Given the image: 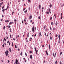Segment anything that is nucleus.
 <instances>
[{
    "label": "nucleus",
    "instance_id": "nucleus-1",
    "mask_svg": "<svg viewBox=\"0 0 64 64\" xmlns=\"http://www.w3.org/2000/svg\"><path fill=\"white\" fill-rule=\"evenodd\" d=\"M32 30L33 32H34V30L35 29V26H33V27L32 28Z\"/></svg>",
    "mask_w": 64,
    "mask_h": 64
},
{
    "label": "nucleus",
    "instance_id": "nucleus-2",
    "mask_svg": "<svg viewBox=\"0 0 64 64\" xmlns=\"http://www.w3.org/2000/svg\"><path fill=\"white\" fill-rule=\"evenodd\" d=\"M18 61L17 59H16V64H18Z\"/></svg>",
    "mask_w": 64,
    "mask_h": 64
},
{
    "label": "nucleus",
    "instance_id": "nucleus-3",
    "mask_svg": "<svg viewBox=\"0 0 64 64\" xmlns=\"http://www.w3.org/2000/svg\"><path fill=\"white\" fill-rule=\"evenodd\" d=\"M32 15L30 16H29L30 19H32Z\"/></svg>",
    "mask_w": 64,
    "mask_h": 64
},
{
    "label": "nucleus",
    "instance_id": "nucleus-4",
    "mask_svg": "<svg viewBox=\"0 0 64 64\" xmlns=\"http://www.w3.org/2000/svg\"><path fill=\"white\" fill-rule=\"evenodd\" d=\"M61 37V36L60 35H59L58 36V38L59 39V40H60V37Z\"/></svg>",
    "mask_w": 64,
    "mask_h": 64
},
{
    "label": "nucleus",
    "instance_id": "nucleus-5",
    "mask_svg": "<svg viewBox=\"0 0 64 64\" xmlns=\"http://www.w3.org/2000/svg\"><path fill=\"white\" fill-rule=\"evenodd\" d=\"M46 54L47 55V56H48V55H49V54H48V53L47 51L46 50Z\"/></svg>",
    "mask_w": 64,
    "mask_h": 64
},
{
    "label": "nucleus",
    "instance_id": "nucleus-6",
    "mask_svg": "<svg viewBox=\"0 0 64 64\" xmlns=\"http://www.w3.org/2000/svg\"><path fill=\"white\" fill-rule=\"evenodd\" d=\"M30 59H32V55H31L30 56Z\"/></svg>",
    "mask_w": 64,
    "mask_h": 64
},
{
    "label": "nucleus",
    "instance_id": "nucleus-7",
    "mask_svg": "<svg viewBox=\"0 0 64 64\" xmlns=\"http://www.w3.org/2000/svg\"><path fill=\"white\" fill-rule=\"evenodd\" d=\"M41 35V32H40V33L39 34V37H40Z\"/></svg>",
    "mask_w": 64,
    "mask_h": 64
},
{
    "label": "nucleus",
    "instance_id": "nucleus-8",
    "mask_svg": "<svg viewBox=\"0 0 64 64\" xmlns=\"http://www.w3.org/2000/svg\"><path fill=\"white\" fill-rule=\"evenodd\" d=\"M46 13L47 14H49V12H46Z\"/></svg>",
    "mask_w": 64,
    "mask_h": 64
},
{
    "label": "nucleus",
    "instance_id": "nucleus-9",
    "mask_svg": "<svg viewBox=\"0 0 64 64\" xmlns=\"http://www.w3.org/2000/svg\"><path fill=\"white\" fill-rule=\"evenodd\" d=\"M38 8H39L40 9V8H41V5H40V4L39 6H38Z\"/></svg>",
    "mask_w": 64,
    "mask_h": 64
},
{
    "label": "nucleus",
    "instance_id": "nucleus-10",
    "mask_svg": "<svg viewBox=\"0 0 64 64\" xmlns=\"http://www.w3.org/2000/svg\"><path fill=\"white\" fill-rule=\"evenodd\" d=\"M50 8H51V7H52V4H51L50 5Z\"/></svg>",
    "mask_w": 64,
    "mask_h": 64
},
{
    "label": "nucleus",
    "instance_id": "nucleus-11",
    "mask_svg": "<svg viewBox=\"0 0 64 64\" xmlns=\"http://www.w3.org/2000/svg\"><path fill=\"white\" fill-rule=\"evenodd\" d=\"M9 51H10V52H11V49L10 48H9Z\"/></svg>",
    "mask_w": 64,
    "mask_h": 64
},
{
    "label": "nucleus",
    "instance_id": "nucleus-12",
    "mask_svg": "<svg viewBox=\"0 0 64 64\" xmlns=\"http://www.w3.org/2000/svg\"><path fill=\"white\" fill-rule=\"evenodd\" d=\"M51 25H54V24L53 23V22H51Z\"/></svg>",
    "mask_w": 64,
    "mask_h": 64
},
{
    "label": "nucleus",
    "instance_id": "nucleus-13",
    "mask_svg": "<svg viewBox=\"0 0 64 64\" xmlns=\"http://www.w3.org/2000/svg\"><path fill=\"white\" fill-rule=\"evenodd\" d=\"M9 22V20H6L5 21V22Z\"/></svg>",
    "mask_w": 64,
    "mask_h": 64
},
{
    "label": "nucleus",
    "instance_id": "nucleus-14",
    "mask_svg": "<svg viewBox=\"0 0 64 64\" xmlns=\"http://www.w3.org/2000/svg\"><path fill=\"white\" fill-rule=\"evenodd\" d=\"M36 55H37V52H38V50H36Z\"/></svg>",
    "mask_w": 64,
    "mask_h": 64
},
{
    "label": "nucleus",
    "instance_id": "nucleus-15",
    "mask_svg": "<svg viewBox=\"0 0 64 64\" xmlns=\"http://www.w3.org/2000/svg\"><path fill=\"white\" fill-rule=\"evenodd\" d=\"M62 52H61L60 53V55H62Z\"/></svg>",
    "mask_w": 64,
    "mask_h": 64
},
{
    "label": "nucleus",
    "instance_id": "nucleus-16",
    "mask_svg": "<svg viewBox=\"0 0 64 64\" xmlns=\"http://www.w3.org/2000/svg\"><path fill=\"white\" fill-rule=\"evenodd\" d=\"M27 10H26L24 12V13H27Z\"/></svg>",
    "mask_w": 64,
    "mask_h": 64
},
{
    "label": "nucleus",
    "instance_id": "nucleus-17",
    "mask_svg": "<svg viewBox=\"0 0 64 64\" xmlns=\"http://www.w3.org/2000/svg\"><path fill=\"white\" fill-rule=\"evenodd\" d=\"M12 35H11V34H10V38H12Z\"/></svg>",
    "mask_w": 64,
    "mask_h": 64
},
{
    "label": "nucleus",
    "instance_id": "nucleus-18",
    "mask_svg": "<svg viewBox=\"0 0 64 64\" xmlns=\"http://www.w3.org/2000/svg\"><path fill=\"white\" fill-rule=\"evenodd\" d=\"M28 2H30L31 0H28Z\"/></svg>",
    "mask_w": 64,
    "mask_h": 64
},
{
    "label": "nucleus",
    "instance_id": "nucleus-19",
    "mask_svg": "<svg viewBox=\"0 0 64 64\" xmlns=\"http://www.w3.org/2000/svg\"><path fill=\"white\" fill-rule=\"evenodd\" d=\"M57 63H58V62H57V61L56 60V61L55 63L56 64H57Z\"/></svg>",
    "mask_w": 64,
    "mask_h": 64
},
{
    "label": "nucleus",
    "instance_id": "nucleus-20",
    "mask_svg": "<svg viewBox=\"0 0 64 64\" xmlns=\"http://www.w3.org/2000/svg\"><path fill=\"white\" fill-rule=\"evenodd\" d=\"M8 53H6V56H8Z\"/></svg>",
    "mask_w": 64,
    "mask_h": 64
},
{
    "label": "nucleus",
    "instance_id": "nucleus-21",
    "mask_svg": "<svg viewBox=\"0 0 64 64\" xmlns=\"http://www.w3.org/2000/svg\"><path fill=\"white\" fill-rule=\"evenodd\" d=\"M49 49L50 50V45H49Z\"/></svg>",
    "mask_w": 64,
    "mask_h": 64
},
{
    "label": "nucleus",
    "instance_id": "nucleus-22",
    "mask_svg": "<svg viewBox=\"0 0 64 64\" xmlns=\"http://www.w3.org/2000/svg\"><path fill=\"white\" fill-rule=\"evenodd\" d=\"M12 15H13V14H14V12H12Z\"/></svg>",
    "mask_w": 64,
    "mask_h": 64
},
{
    "label": "nucleus",
    "instance_id": "nucleus-23",
    "mask_svg": "<svg viewBox=\"0 0 64 64\" xmlns=\"http://www.w3.org/2000/svg\"><path fill=\"white\" fill-rule=\"evenodd\" d=\"M34 49H35V51H36V48H34Z\"/></svg>",
    "mask_w": 64,
    "mask_h": 64
},
{
    "label": "nucleus",
    "instance_id": "nucleus-24",
    "mask_svg": "<svg viewBox=\"0 0 64 64\" xmlns=\"http://www.w3.org/2000/svg\"><path fill=\"white\" fill-rule=\"evenodd\" d=\"M15 48H17V46H16V45H15Z\"/></svg>",
    "mask_w": 64,
    "mask_h": 64
},
{
    "label": "nucleus",
    "instance_id": "nucleus-25",
    "mask_svg": "<svg viewBox=\"0 0 64 64\" xmlns=\"http://www.w3.org/2000/svg\"><path fill=\"white\" fill-rule=\"evenodd\" d=\"M4 6H3L2 7V9H4Z\"/></svg>",
    "mask_w": 64,
    "mask_h": 64
},
{
    "label": "nucleus",
    "instance_id": "nucleus-26",
    "mask_svg": "<svg viewBox=\"0 0 64 64\" xmlns=\"http://www.w3.org/2000/svg\"><path fill=\"white\" fill-rule=\"evenodd\" d=\"M50 11H51V9H50V8H49V12H50Z\"/></svg>",
    "mask_w": 64,
    "mask_h": 64
},
{
    "label": "nucleus",
    "instance_id": "nucleus-27",
    "mask_svg": "<svg viewBox=\"0 0 64 64\" xmlns=\"http://www.w3.org/2000/svg\"><path fill=\"white\" fill-rule=\"evenodd\" d=\"M20 1H21V0H18V2L19 3L20 2Z\"/></svg>",
    "mask_w": 64,
    "mask_h": 64
},
{
    "label": "nucleus",
    "instance_id": "nucleus-28",
    "mask_svg": "<svg viewBox=\"0 0 64 64\" xmlns=\"http://www.w3.org/2000/svg\"><path fill=\"white\" fill-rule=\"evenodd\" d=\"M55 28H54L53 29V30L54 31V30H55Z\"/></svg>",
    "mask_w": 64,
    "mask_h": 64
},
{
    "label": "nucleus",
    "instance_id": "nucleus-29",
    "mask_svg": "<svg viewBox=\"0 0 64 64\" xmlns=\"http://www.w3.org/2000/svg\"><path fill=\"white\" fill-rule=\"evenodd\" d=\"M8 28H10L11 27V26H8Z\"/></svg>",
    "mask_w": 64,
    "mask_h": 64
},
{
    "label": "nucleus",
    "instance_id": "nucleus-30",
    "mask_svg": "<svg viewBox=\"0 0 64 64\" xmlns=\"http://www.w3.org/2000/svg\"><path fill=\"white\" fill-rule=\"evenodd\" d=\"M50 39L51 40H52V37L50 36Z\"/></svg>",
    "mask_w": 64,
    "mask_h": 64
},
{
    "label": "nucleus",
    "instance_id": "nucleus-31",
    "mask_svg": "<svg viewBox=\"0 0 64 64\" xmlns=\"http://www.w3.org/2000/svg\"><path fill=\"white\" fill-rule=\"evenodd\" d=\"M25 9H26V8H24L23 9V10L24 11V10H25Z\"/></svg>",
    "mask_w": 64,
    "mask_h": 64
},
{
    "label": "nucleus",
    "instance_id": "nucleus-32",
    "mask_svg": "<svg viewBox=\"0 0 64 64\" xmlns=\"http://www.w3.org/2000/svg\"><path fill=\"white\" fill-rule=\"evenodd\" d=\"M2 11L3 12H4V9H3L2 10Z\"/></svg>",
    "mask_w": 64,
    "mask_h": 64
},
{
    "label": "nucleus",
    "instance_id": "nucleus-33",
    "mask_svg": "<svg viewBox=\"0 0 64 64\" xmlns=\"http://www.w3.org/2000/svg\"><path fill=\"white\" fill-rule=\"evenodd\" d=\"M3 2H2V3H0V5H2V4H3Z\"/></svg>",
    "mask_w": 64,
    "mask_h": 64
},
{
    "label": "nucleus",
    "instance_id": "nucleus-34",
    "mask_svg": "<svg viewBox=\"0 0 64 64\" xmlns=\"http://www.w3.org/2000/svg\"><path fill=\"white\" fill-rule=\"evenodd\" d=\"M52 56H54V53H53L52 54Z\"/></svg>",
    "mask_w": 64,
    "mask_h": 64
},
{
    "label": "nucleus",
    "instance_id": "nucleus-35",
    "mask_svg": "<svg viewBox=\"0 0 64 64\" xmlns=\"http://www.w3.org/2000/svg\"><path fill=\"white\" fill-rule=\"evenodd\" d=\"M25 54L26 55V56H27V54H26V52H25Z\"/></svg>",
    "mask_w": 64,
    "mask_h": 64
},
{
    "label": "nucleus",
    "instance_id": "nucleus-36",
    "mask_svg": "<svg viewBox=\"0 0 64 64\" xmlns=\"http://www.w3.org/2000/svg\"><path fill=\"white\" fill-rule=\"evenodd\" d=\"M60 64H62V62H60Z\"/></svg>",
    "mask_w": 64,
    "mask_h": 64
},
{
    "label": "nucleus",
    "instance_id": "nucleus-37",
    "mask_svg": "<svg viewBox=\"0 0 64 64\" xmlns=\"http://www.w3.org/2000/svg\"><path fill=\"white\" fill-rule=\"evenodd\" d=\"M14 21H15V22H16L17 21V20H16V19H14Z\"/></svg>",
    "mask_w": 64,
    "mask_h": 64
},
{
    "label": "nucleus",
    "instance_id": "nucleus-38",
    "mask_svg": "<svg viewBox=\"0 0 64 64\" xmlns=\"http://www.w3.org/2000/svg\"><path fill=\"white\" fill-rule=\"evenodd\" d=\"M57 24H58V23L57 22H56V25H57Z\"/></svg>",
    "mask_w": 64,
    "mask_h": 64
},
{
    "label": "nucleus",
    "instance_id": "nucleus-39",
    "mask_svg": "<svg viewBox=\"0 0 64 64\" xmlns=\"http://www.w3.org/2000/svg\"><path fill=\"white\" fill-rule=\"evenodd\" d=\"M8 50H6V53H8Z\"/></svg>",
    "mask_w": 64,
    "mask_h": 64
},
{
    "label": "nucleus",
    "instance_id": "nucleus-40",
    "mask_svg": "<svg viewBox=\"0 0 64 64\" xmlns=\"http://www.w3.org/2000/svg\"><path fill=\"white\" fill-rule=\"evenodd\" d=\"M12 24V23H11V22H10V23H9V25H10V24Z\"/></svg>",
    "mask_w": 64,
    "mask_h": 64
},
{
    "label": "nucleus",
    "instance_id": "nucleus-41",
    "mask_svg": "<svg viewBox=\"0 0 64 64\" xmlns=\"http://www.w3.org/2000/svg\"><path fill=\"white\" fill-rule=\"evenodd\" d=\"M22 52H21L20 53V55H21V56H22Z\"/></svg>",
    "mask_w": 64,
    "mask_h": 64
},
{
    "label": "nucleus",
    "instance_id": "nucleus-42",
    "mask_svg": "<svg viewBox=\"0 0 64 64\" xmlns=\"http://www.w3.org/2000/svg\"><path fill=\"white\" fill-rule=\"evenodd\" d=\"M18 51H20V49H19V48H18Z\"/></svg>",
    "mask_w": 64,
    "mask_h": 64
},
{
    "label": "nucleus",
    "instance_id": "nucleus-43",
    "mask_svg": "<svg viewBox=\"0 0 64 64\" xmlns=\"http://www.w3.org/2000/svg\"><path fill=\"white\" fill-rule=\"evenodd\" d=\"M57 36H58V35H57V34H56V37H57Z\"/></svg>",
    "mask_w": 64,
    "mask_h": 64
},
{
    "label": "nucleus",
    "instance_id": "nucleus-44",
    "mask_svg": "<svg viewBox=\"0 0 64 64\" xmlns=\"http://www.w3.org/2000/svg\"><path fill=\"white\" fill-rule=\"evenodd\" d=\"M62 18H63V17H62V16H61V19H62Z\"/></svg>",
    "mask_w": 64,
    "mask_h": 64
},
{
    "label": "nucleus",
    "instance_id": "nucleus-45",
    "mask_svg": "<svg viewBox=\"0 0 64 64\" xmlns=\"http://www.w3.org/2000/svg\"><path fill=\"white\" fill-rule=\"evenodd\" d=\"M24 22V21L23 20L22 21V23L23 24L24 23V22Z\"/></svg>",
    "mask_w": 64,
    "mask_h": 64
},
{
    "label": "nucleus",
    "instance_id": "nucleus-46",
    "mask_svg": "<svg viewBox=\"0 0 64 64\" xmlns=\"http://www.w3.org/2000/svg\"><path fill=\"white\" fill-rule=\"evenodd\" d=\"M60 40H58V43H60Z\"/></svg>",
    "mask_w": 64,
    "mask_h": 64
},
{
    "label": "nucleus",
    "instance_id": "nucleus-47",
    "mask_svg": "<svg viewBox=\"0 0 64 64\" xmlns=\"http://www.w3.org/2000/svg\"><path fill=\"white\" fill-rule=\"evenodd\" d=\"M50 30H52V28H51V27H50Z\"/></svg>",
    "mask_w": 64,
    "mask_h": 64
},
{
    "label": "nucleus",
    "instance_id": "nucleus-48",
    "mask_svg": "<svg viewBox=\"0 0 64 64\" xmlns=\"http://www.w3.org/2000/svg\"><path fill=\"white\" fill-rule=\"evenodd\" d=\"M2 47H4V44H3L2 45Z\"/></svg>",
    "mask_w": 64,
    "mask_h": 64
},
{
    "label": "nucleus",
    "instance_id": "nucleus-49",
    "mask_svg": "<svg viewBox=\"0 0 64 64\" xmlns=\"http://www.w3.org/2000/svg\"><path fill=\"white\" fill-rule=\"evenodd\" d=\"M5 26H4V28H3V29H5Z\"/></svg>",
    "mask_w": 64,
    "mask_h": 64
},
{
    "label": "nucleus",
    "instance_id": "nucleus-50",
    "mask_svg": "<svg viewBox=\"0 0 64 64\" xmlns=\"http://www.w3.org/2000/svg\"><path fill=\"white\" fill-rule=\"evenodd\" d=\"M28 10H30V7L28 8Z\"/></svg>",
    "mask_w": 64,
    "mask_h": 64
},
{
    "label": "nucleus",
    "instance_id": "nucleus-51",
    "mask_svg": "<svg viewBox=\"0 0 64 64\" xmlns=\"http://www.w3.org/2000/svg\"><path fill=\"white\" fill-rule=\"evenodd\" d=\"M52 17H51L50 18V20H52Z\"/></svg>",
    "mask_w": 64,
    "mask_h": 64
},
{
    "label": "nucleus",
    "instance_id": "nucleus-52",
    "mask_svg": "<svg viewBox=\"0 0 64 64\" xmlns=\"http://www.w3.org/2000/svg\"><path fill=\"white\" fill-rule=\"evenodd\" d=\"M8 63H9V62H10V61H9V60H8Z\"/></svg>",
    "mask_w": 64,
    "mask_h": 64
},
{
    "label": "nucleus",
    "instance_id": "nucleus-53",
    "mask_svg": "<svg viewBox=\"0 0 64 64\" xmlns=\"http://www.w3.org/2000/svg\"><path fill=\"white\" fill-rule=\"evenodd\" d=\"M0 21H3V20L2 19H0Z\"/></svg>",
    "mask_w": 64,
    "mask_h": 64
},
{
    "label": "nucleus",
    "instance_id": "nucleus-54",
    "mask_svg": "<svg viewBox=\"0 0 64 64\" xmlns=\"http://www.w3.org/2000/svg\"><path fill=\"white\" fill-rule=\"evenodd\" d=\"M42 47H44V45H42Z\"/></svg>",
    "mask_w": 64,
    "mask_h": 64
},
{
    "label": "nucleus",
    "instance_id": "nucleus-55",
    "mask_svg": "<svg viewBox=\"0 0 64 64\" xmlns=\"http://www.w3.org/2000/svg\"><path fill=\"white\" fill-rule=\"evenodd\" d=\"M56 53L55 52V56H56Z\"/></svg>",
    "mask_w": 64,
    "mask_h": 64
},
{
    "label": "nucleus",
    "instance_id": "nucleus-56",
    "mask_svg": "<svg viewBox=\"0 0 64 64\" xmlns=\"http://www.w3.org/2000/svg\"><path fill=\"white\" fill-rule=\"evenodd\" d=\"M30 53H32V52L31 51H30Z\"/></svg>",
    "mask_w": 64,
    "mask_h": 64
},
{
    "label": "nucleus",
    "instance_id": "nucleus-57",
    "mask_svg": "<svg viewBox=\"0 0 64 64\" xmlns=\"http://www.w3.org/2000/svg\"><path fill=\"white\" fill-rule=\"evenodd\" d=\"M34 36L35 37H36V34L35 35H34Z\"/></svg>",
    "mask_w": 64,
    "mask_h": 64
},
{
    "label": "nucleus",
    "instance_id": "nucleus-58",
    "mask_svg": "<svg viewBox=\"0 0 64 64\" xmlns=\"http://www.w3.org/2000/svg\"><path fill=\"white\" fill-rule=\"evenodd\" d=\"M61 16H62V13H61Z\"/></svg>",
    "mask_w": 64,
    "mask_h": 64
},
{
    "label": "nucleus",
    "instance_id": "nucleus-59",
    "mask_svg": "<svg viewBox=\"0 0 64 64\" xmlns=\"http://www.w3.org/2000/svg\"><path fill=\"white\" fill-rule=\"evenodd\" d=\"M27 36L28 37H29V35L27 34Z\"/></svg>",
    "mask_w": 64,
    "mask_h": 64
},
{
    "label": "nucleus",
    "instance_id": "nucleus-60",
    "mask_svg": "<svg viewBox=\"0 0 64 64\" xmlns=\"http://www.w3.org/2000/svg\"><path fill=\"white\" fill-rule=\"evenodd\" d=\"M34 23V22H33L32 23V24H33Z\"/></svg>",
    "mask_w": 64,
    "mask_h": 64
},
{
    "label": "nucleus",
    "instance_id": "nucleus-61",
    "mask_svg": "<svg viewBox=\"0 0 64 64\" xmlns=\"http://www.w3.org/2000/svg\"><path fill=\"white\" fill-rule=\"evenodd\" d=\"M32 20H31L30 21V23H31L32 22Z\"/></svg>",
    "mask_w": 64,
    "mask_h": 64
},
{
    "label": "nucleus",
    "instance_id": "nucleus-62",
    "mask_svg": "<svg viewBox=\"0 0 64 64\" xmlns=\"http://www.w3.org/2000/svg\"><path fill=\"white\" fill-rule=\"evenodd\" d=\"M24 21H25L26 22V20H24Z\"/></svg>",
    "mask_w": 64,
    "mask_h": 64
},
{
    "label": "nucleus",
    "instance_id": "nucleus-63",
    "mask_svg": "<svg viewBox=\"0 0 64 64\" xmlns=\"http://www.w3.org/2000/svg\"><path fill=\"white\" fill-rule=\"evenodd\" d=\"M54 16L55 17L56 16V15L55 14H54Z\"/></svg>",
    "mask_w": 64,
    "mask_h": 64
},
{
    "label": "nucleus",
    "instance_id": "nucleus-64",
    "mask_svg": "<svg viewBox=\"0 0 64 64\" xmlns=\"http://www.w3.org/2000/svg\"><path fill=\"white\" fill-rule=\"evenodd\" d=\"M4 40H6V39H5V38H4Z\"/></svg>",
    "mask_w": 64,
    "mask_h": 64
}]
</instances>
